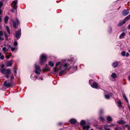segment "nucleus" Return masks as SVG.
<instances>
[{
  "mask_svg": "<svg viewBox=\"0 0 130 130\" xmlns=\"http://www.w3.org/2000/svg\"><path fill=\"white\" fill-rule=\"evenodd\" d=\"M90 128V126L89 125H84L83 127V130H89Z\"/></svg>",
  "mask_w": 130,
  "mask_h": 130,
  "instance_id": "1a4fd4ad",
  "label": "nucleus"
},
{
  "mask_svg": "<svg viewBox=\"0 0 130 130\" xmlns=\"http://www.w3.org/2000/svg\"><path fill=\"white\" fill-rule=\"evenodd\" d=\"M21 35V30L20 29L17 31L15 33V37L16 39L18 40L19 39Z\"/></svg>",
  "mask_w": 130,
  "mask_h": 130,
  "instance_id": "39448f33",
  "label": "nucleus"
},
{
  "mask_svg": "<svg viewBox=\"0 0 130 130\" xmlns=\"http://www.w3.org/2000/svg\"><path fill=\"white\" fill-rule=\"evenodd\" d=\"M111 77L113 79L117 77V75L115 73H113L111 75Z\"/></svg>",
  "mask_w": 130,
  "mask_h": 130,
  "instance_id": "5701e85b",
  "label": "nucleus"
},
{
  "mask_svg": "<svg viewBox=\"0 0 130 130\" xmlns=\"http://www.w3.org/2000/svg\"><path fill=\"white\" fill-rule=\"evenodd\" d=\"M13 69L14 71V73H15V75H16L17 73V69L15 67L14 68H13Z\"/></svg>",
  "mask_w": 130,
  "mask_h": 130,
  "instance_id": "ea45409f",
  "label": "nucleus"
},
{
  "mask_svg": "<svg viewBox=\"0 0 130 130\" xmlns=\"http://www.w3.org/2000/svg\"><path fill=\"white\" fill-rule=\"evenodd\" d=\"M112 95V94L111 93H110L109 95L108 94L105 95V96L106 99H109L110 98V96H111Z\"/></svg>",
  "mask_w": 130,
  "mask_h": 130,
  "instance_id": "2eb2a0df",
  "label": "nucleus"
},
{
  "mask_svg": "<svg viewBox=\"0 0 130 130\" xmlns=\"http://www.w3.org/2000/svg\"><path fill=\"white\" fill-rule=\"evenodd\" d=\"M14 76H12L11 77L10 80L11 81L13 79H14Z\"/></svg>",
  "mask_w": 130,
  "mask_h": 130,
  "instance_id": "3c124183",
  "label": "nucleus"
},
{
  "mask_svg": "<svg viewBox=\"0 0 130 130\" xmlns=\"http://www.w3.org/2000/svg\"><path fill=\"white\" fill-rule=\"evenodd\" d=\"M35 73L38 74H40V72L41 71V69L39 66L37 65V63H36L35 64Z\"/></svg>",
  "mask_w": 130,
  "mask_h": 130,
  "instance_id": "7ed1b4c3",
  "label": "nucleus"
},
{
  "mask_svg": "<svg viewBox=\"0 0 130 130\" xmlns=\"http://www.w3.org/2000/svg\"><path fill=\"white\" fill-rule=\"evenodd\" d=\"M125 126L126 127H127L128 128V127H130L129 126V125H128V124H127V125H125Z\"/></svg>",
  "mask_w": 130,
  "mask_h": 130,
  "instance_id": "5fc2aeb1",
  "label": "nucleus"
},
{
  "mask_svg": "<svg viewBox=\"0 0 130 130\" xmlns=\"http://www.w3.org/2000/svg\"><path fill=\"white\" fill-rule=\"evenodd\" d=\"M125 33L124 32H123L120 35L119 37V38L120 39H121L122 38H124V36L125 35Z\"/></svg>",
  "mask_w": 130,
  "mask_h": 130,
  "instance_id": "aec40b11",
  "label": "nucleus"
},
{
  "mask_svg": "<svg viewBox=\"0 0 130 130\" xmlns=\"http://www.w3.org/2000/svg\"><path fill=\"white\" fill-rule=\"evenodd\" d=\"M93 82V80L92 79H90L89 80V83L90 85L91 86L92 85V84Z\"/></svg>",
  "mask_w": 130,
  "mask_h": 130,
  "instance_id": "a18cd8bd",
  "label": "nucleus"
},
{
  "mask_svg": "<svg viewBox=\"0 0 130 130\" xmlns=\"http://www.w3.org/2000/svg\"><path fill=\"white\" fill-rule=\"evenodd\" d=\"M99 119L100 120V121H102V122H104L105 121V119L104 118L102 117L101 116H100L99 118Z\"/></svg>",
  "mask_w": 130,
  "mask_h": 130,
  "instance_id": "72a5a7b5",
  "label": "nucleus"
},
{
  "mask_svg": "<svg viewBox=\"0 0 130 130\" xmlns=\"http://www.w3.org/2000/svg\"><path fill=\"white\" fill-rule=\"evenodd\" d=\"M4 85L5 86L7 87H10L12 86L11 83H8L7 81H5L4 82Z\"/></svg>",
  "mask_w": 130,
  "mask_h": 130,
  "instance_id": "6e6552de",
  "label": "nucleus"
},
{
  "mask_svg": "<svg viewBox=\"0 0 130 130\" xmlns=\"http://www.w3.org/2000/svg\"><path fill=\"white\" fill-rule=\"evenodd\" d=\"M2 55V53H0V56H1V55Z\"/></svg>",
  "mask_w": 130,
  "mask_h": 130,
  "instance_id": "680f3d73",
  "label": "nucleus"
},
{
  "mask_svg": "<svg viewBox=\"0 0 130 130\" xmlns=\"http://www.w3.org/2000/svg\"><path fill=\"white\" fill-rule=\"evenodd\" d=\"M117 122L120 124H123L125 123V122L122 120L118 121H117Z\"/></svg>",
  "mask_w": 130,
  "mask_h": 130,
  "instance_id": "a878e982",
  "label": "nucleus"
},
{
  "mask_svg": "<svg viewBox=\"0 0 130 130\" xmlns=\"http://www.w3.org/2000/svg\"><path fill=\"white\" fill-rule=\"evenodd\" d=\"M123 97L124 98V99L126 101V102H127V103H128V100L127 98H126V95H125V94H123Z\"/></svg>",
  "mask_w": 130,
  "mask_h": 130,
  "instance_id": "2f4dec72",
  "label": "nucleus"
},
{
  "mask_svg": "<svg viewBox=\"0 0 130 130\" xmlns=\"http://www.w3.org/2000/svg\"><path fill=\"white\" fill-rule=\"evenodd\" d=\"M118 127H116L115 129V130H118Z\"/></svg>",
  "mask_w": 130,
  "mask_h": 130,
  "instance_id": "13d9d810",
  "label": "nucleus"
},
{
  "mask_svg": "<svg viewBox=\"0 0 130 130\" xmlns=\"http://www.w3.org/2000/svg\"><path fill=\"white\" fill-rule=\"evenodd\" d=\"M129 34L130 35V32H129Z\"/></svg>",
  "mask_w": 130,
  "mask_h": 130,
  "instance_id": "69168bd1",
  "label": "nucleus"
},
{
  "mask_svg": "<svg viewBox=\"0 0 130 130\" xmlns=\"http://www.w3.org/2000/svg\"><path fill=\"white\" fill-rule=\"evenodd\" d=\"M86 123L85 121L84 120H82L80 122V124L81 126H83L85 125Z\"/></svg>",
  "mask_w": 130,
  "mask_h": 130,
  "instance_id": "6ab92c4d",
  "label": "nucleus"
},
{
  "mask_svg": "<svg viewBox=\"0 0 130 130\" xmlns=\"http://www.w3.org/2000/svg\"><path fill=\"white\" fill-rule=\"evenodd\" d=\"M50 69L48 66L47 65H46L42 70V71L43 72H45V71H48Z\"/></svg>",
  "mask_w": 130,
  "mask_h": 130,
  "instance_id": "ddd939ff",
  "label": "nucleus"
},
{
  "mask_svg": "<svg viewBox=\"0 0 130 130\" xmlns=\"http://www.w3.org/2000/svg\"><path fill=\"white\" fill-rule=\"evenodd\" d=\"M118 130H123L122 128L121 127H118Z\"/></svg>",
  "mask_w": 130,
  "mask_h": 130,
  "instance_id": "49530a36",
  "label": "nucleus"
},
{
  "mask_svg": "<svg viewBox=\"0 0 130 130\" xmlns=\"http://www.w3.org/2000/svg\"><path fill=\"white\" fill-rule=\"evenodd\" d=\"M61 123H58L59 125H60L61 124Z\"/></svg>",
  "mask_w": 130,
  "mask_h": 130,
  "instance_id": "052dcab7",
  "label": "nucleus"
},
{
  "mask_svg": "<svg viewBox=\"0 0 130 130\" xmlns=\"http://www.w3.org/2000/svg\"><path fill=\"white\" fill-rule=\"evenodd\" d=\"M11 70L9 69H8L6 70L5 75V77H6L8 78L9 77V74Z\"/></svg>",
  "mask_w": 130,
  "mask_h": 130,
  "instance_id": "0eeeda50",
  "label": "nucleus"
},
{
  "mask_svg": "<svg viewBox=\"0 0 130 130\" xmlns=\"http://www.w3.org/2000/svg\"><path fill=\"white\" fill-rule=\"evenodd\" d=\"M128 130H130V126L128 127Z\"/></svg>",
  "mask_w": 130,
  "mask_h": 130,
  "instance_id": "bf43d9fd",
  "label": "nucleus"
},
{
  "mask_svg": "<svg viewBox=\"0 0 130 130\" xmlns=\"http://www.w3.org/2000/svg\"><path fill=\"white\" fill-rule=\"evenodd\" d=\"M106 119L107 121L108 122H110L112 121V118L110 116H107L106 117Z\"/></svg>",
  "mask_w": 130,
  "mask_h": 130,
  "instance_id": "412c9836",
  "label": "nucleus"
},
{
  "mask_svg": "<svg viewBox=\"0 0 130 130\" xmlns=\"http://www.w3.org/2000/svg\"><path fill=\"white\" fill-rule=\"evenodd\" d=\"M6 70H7L6 69L4 68L2 69L1 70V72L3 74H5V73Z\"/></svg>",
  "mask_w": 130,
  "mask_h": 130,
  "instance_id": "c85d7f7f",
  "label": "nucleus"
},
{
  "mask_svg": "<svg viewBox=\"0 0 130 130\" xmlns=\"http://www.w3.org/2000/svg\"><path fill=\"white\" fill-rule=\"evenodd\" d=\"M108 127H109L110 128V127H111L112 126H114V124H111L110 125H108Z\"/></svg>",
  "mask_w": 130,
  "mask_h": 130,
  "instance_id": "c03bdc74",
  "label": "nucleus"
},
{
  "mask_svg": "<svg viewBox=\"0 0 130 130\" xmlns=\"http://www.w3.org/2000/svg\"><path fill=\"white\" fill-rule=\"evenodd\" d=\"M128 52H130V51H129Z\"/></svg>",
  "mask_w": 130,
  "mask_h": 130,
  "instance_id": "774afa93",
  "label": "nucleus"
},
{
  "mask_svg": "<svg viewBox=\"0 0 130 130\" xmlns=\"http://www.w3.org/2000/svg\"><path fill=\"white\" fill-rule=\"evenodd\" d=\"M2 51L4 52V53H5L7 51H8V50L5 47H4L2 48Z\"/></svg>",
  "mask_w": 130,
  "mask_h": 130,
  "instance_id": "bb28decb",
  "label": "nucleus"
},
{
  "mask_svg": "<svg viewBox=\"0 0 130 130\" xmlns=\"http://www.w3.org/2000/svg\"><path fill=\"white\" fill-rule=\"evenodd\" d=\"M112 29L111 27H109V29L108 30V32L110 34L112 32Z\"/></svg>",
  "mask_w": 130,
  "mask_h": 130,
  "instance_id": "e433bc0d",
  "label": "nucleus"
},
{
  "mask_svg": "<svg viewBox=\"0 0 130 130\" xmlns=\"http://www.w3.org/2000/svg\"><path fill=\"white\" fill-rule=\"evenodd\" d=\"M11 21L13 23L14 28H16V26H18L19 24V21L17 19L16 20V22H15L14 20L13 19H12Z\"/></svg>",
  "mask_w": 130,
  "mask_h": 130,
  "instance_id": "423d86ee",
  "label": "nucleus"
},
{
  "mask_svg": "<svg viewBox=\"0 0 130 130\" xmlns=\"http://www.w3.org/2000/svg\"><path fill=\"white\" fill-rule=\"evenodd\" d=\"M2 28V24L0 23V29H1Z\"/></svg>",
  "mask_w": 130,
  "mask_h": 130,
  "instance_id": "864d4df0",
  "label": "nucleus"
},
{
  "mask_svg": "<svg viewBox=\"0 0 130 130\" xmlns=\"http://www.w3.org/2000/svg\"><path fill=\"white\" fill-rule=\"evenodd\" d=\"M104 112V110L103 109H101L99 111V113L100 115H101L103 114Z\"/></svg>",
  "mask_w": 130,
  "mask_h": 130,
  "instance_id": "58836bf2",
  "label": "nucleus"
},
{
  "mask_svg": "<svg viewBox=\"0 0 130 130\" xmlns=\"http://www.w3.org/2000/svg\"><path fill=\"white\" fill-rule=\"evenodd\" d=\"M128 28L129 29H130V25H129L128 27Z\"/></svg>",
  "mask_w": 130,
  "mask_h": 130,
  "instance_id": "6e6d98bb",
  "label": "nucleus"
},
{
  "mask_svg": "<svg viewBox=\"0 0 130 130\" xmlns=\"http://www.w3.org/2000/svg\"><path fill=\"white\" fill-rule=\"evenodd\" d=\"M47 60L46 55L44 54H42L40 56L39 63L42 64V63L46 61Z\"/></svg>",
  "mask_w": 130,
  "mask_h": 130,
  "instance_id": "f03ea898",
  "label": "nucleus"
},
{
  "mask_svg": "<svg viewBox=\"0 0 130 130\" xmlns=\"http://www.w3.org/2000/svg\"><path fill=\"white\" fill-rule=\"evenodd\" d=\"M8 17L7 16H6L4 18V22L5 24H6L8 22Z\"/></svg>",
  "mask_w": 130,
  "mask_h": 130,
  "instance_id": "cd10ccee",
  "label": "nucleus"
},
{
  "mask_svg": "<svg viewBox=\"0 0 130 130\" xmlns=\"http://www.w3.org/2000/svg\"><path fill=\"white\" fill-rule=\"evenodd\" d=\"M3 32L2 31H0V36H3Z\"/></svg>",
  "mask_w": 130,
  "mask_h": 130,
  "instance_id": "de8ad7c7",
  "label": "nucleus"
},
{
  "mask_svg": "<svg viewBox=\"0 0 130 130\" xmlns=\"http://www.w3.org/2000/svg\"><path fill=\"white\" fill-rule=\"evenodd\" d=\"M130 19V14L126 17L124 20L125 21H127L128 20H129Z\"/></svg>",
  "mask_w": 130,
  "mask_h": 130,
  "instance_id": "7c9ffc66",
  "label": "nucleus"
},
{
  "mask_svg": "<svg viewBox=\"0 0 130 130\" xmlns=\"http://www.w3.org/2000/svg\"><path fill=\"white\" fill-rule=\"evenodd\" d=\"M4 67H5V65L4 64H2L1 65V67L2 69L4 68Z\"/></svg>",
  "mask_w": 130,
  "mask_h": 130,
  "instance_id": "8fccbe9b",
  "label": "nucleus"
},
{
  "mask_svg": "<svg viewBox=\"0 0 130 130\" xmlns=\"http://www.w3.org/2000/svg\"><path fill=\"white\" fill-rule=\"evenodd\" d=\"M13 44L15 46H17L18 45V43L16 41H15L13 43Z\"/></svg>",
  "mask_w": 130,
  "mask_h": 130,
  "instance_id": "a19ab883",
  "label": "nucleus"
},
{
  "mask_svg": "<svg viewBox=\"0 0 130 130\" xmlns=\"http://www.w3.org/2000/svg\"><path fill=\"white\" fill-rule=\"evenodd\" d=\"M100 129H101V128H100Z\"/></svg>",
  "mask_w": 130,
  "mask_h": 130,
  "instance_id": "338daca9",
  "label": "nucleus"
},
{
  "mask_svg": "<svg viewBox=\"0 0 130 130\" xmlns=\"http://www.w3.org/2000/svg\"><path fill=\"white\" fill-rule=\"evenodd\" d=\"M13 62V60H10L9 61L7 62L6 63V66L7 67H11L12 65V63Z\"/></svg>",
  "mask_w": 130,
  "mask_h": 130,
  "instance_id": "9b49d317",
  "label": "nucleus"
},
{
  "mask_svg": "<svg viewBox=\"0 0 130 130\" xmlns=\"http://www.w3.org/2000/svg\"><path fill=\"white\" fill-rule=\"evenodd\" d=\"M5 58V57L4 55H1V56H0V59L1 60H3Z\"/></svg>",
  "mask_w": 130,
  "mask_h": 130,
  "instance_id": "c9c22d12",
  "label": "nucleus"
},
{
  "mask_svg": "<svg viewBox=\"0 0 130 130\" xmlns=\"http://www.w3.org/2000/svg\"><path fill=\"white\" fill-rule=\"evenodd\" d=\"M104 127L105 130H110L109 128L108 127L107 124L104 125Z\"/></svg>",
  "mask_w": 130,
  "mask_h": 130,
  "instance_id": "a211bd4d",
  "label": "nucleus"
},
{
  "mask_svg": "<svg viewBox=\"0 0 130 130\" xmlns=\"http://www.w3.org/2000/svg\"><path fill=\"white\" fill-rule=\"evenodd\" d=\"M129 11L128 10L125 9L122 11L123 14L124 16H126L129 13Z\"/></svg>",
  "mask_w": 130,
  "mask_h": 130,
  "instance_id": "f8f14e48",
  "label": "nucleus"
},
{
  "mask_svg": "<svg viewBox=\"0 0 130 130\" xmlns=\"http://www.w3.org/2000/svg\"><path fill=\"white\" fill-rule=\"evenodd\" d=\"M4 35L5 36V37L6 38V40H8V36L7 35L6 33L5 32H4Z\"/></svg>",
  "mask_w": 130,
  "mask_h": 130,
  "instance_id": "37998d69",
  "label": "nucleus"
},
{
  "mask_svg": "<svg viewBox=\"0 0 130 130\" xmlns=\"http://www.w3.org/2000/svg\"><path fill=\"white\" fill-rule=\"evenodd\" d=\"M72 68L73 69V71H74L76 70V67H72Z\"/></svg>",
  "mask_w": 130,
  "mask_h": 130,
  "instance_id": "79ce46f5",
  "label": "nucleus"
},
{
  "mask_svg": "<svg viewBox=\"0 0 130 130\" xmlns=\"http://www.w3.org/2000/svg\"><path fill=\"white\" fill-rule=\"evenodd\" d=\"M128 79L129 80H130V75L128 77Z\"/></svg>",
  "mask_w": 130,
  "mask_h": 130,
  "instance_id": "4d7b16f0",
  "label": "nucleus"
},
{
  "mask_svg": "<svg viewBox=\"0 0 130 130\" xmlns=\"http://www.w3.org/2000/svg\"><path fill=\"white\" fill-rule=\"evenodd\" d=\"M91 130H94L93 129H91Z\"/></svg>",
  "mask_w": 130,
  "mask_h": 130,
  "instance_id": "0e129e2a",
  "label": "nucleus"
},
{
  "mask_svg": "<svg viewBox=\"0 0 130 130\" xmlns=\"http://www.w3.org/2000/svg\"><path fill=\"white\" fill-rule=\"evenodd\" d=\"M30 77L31 79L34 80H35L38 79L37 76L34 75L33 74H31V75Z\"/></svg>",
  "mask_w": 130,
  "mask_h": 130,
  "instance_id": "dca6fc26",
  "label": "nucleus"
},
{
  "mask_svg": "<svg viewBox=\"0 0 130 130\" xmlns=\"http://www.w3.org/2000/svg\"><path fill=\"white\" fill-rule=\"evenodd\" d=\"M17 3V0H15L12 2V8L11 10V11L12 12H14L15 10L17 8L16 5Z\"/></svg>",
  "mask_w": 130,
  "mask_h": 130,
  "instance_id": "20e7f679",
  "label": "nucleus"
},
{
  "mask_svg": "<svg viewBox=\"0 0 130 130\" xmlns=\"http://www.w3.org/2000/svg\"><path fill=\"white\" fill-rule=\"evenodd\" d=\"M48 64L52 67H53L54 66V63L53 62L51 61H50L49 62H48Z\"/></svg>",
  "mask_w": 130,
  "mask_h": 130,
  "instance_id": "473e14b6",
  "label": "nucleus"
},
{
  "mask_svg": "<svg viewBox=\"0 0 130 130\" xmlns=\"http://www.w3.org/2000/svg\"><path fill=\"white\" fill-rule=\"evenodd\" d=\"M10 47H11V50L12 51H13L14 50H17L18 49V47L17 46H15V47H12L10 46Z\"/></svg>",
  "mask_w": 130,
  "mask_h": 130,
  "instance_id": "b1692460",
  "label": "nucleus"
},
{
  "mask_svg": "<svg viewBox=\"0 0 130 130\" xmlns=\"http://www.w3.org/2000/svg\"><path fill=\"white\" fill-rule=\"evenodd\" d=\"M41 80H42L43 79V78H41Z\"/></svg>",
  "mask_w": 130,
  "mask_h": 130,
  "instance_id": "e2e57ef3",
  "label": "nucleus"
},
{
  "mask_svg": "<svg viewBox=\"0 0 130 130\" xmlns=\"http://www.w3.org/2000/svg\"><path fill=\"white\" fill-rule=\"evenodd\" d=\"M12 54L11 53L9 55H7L6 56V58L7 59H8L9 58V57L11 56Z\"/></svg>",
  "mask_w": 130,
  "mask_h": 130,
  "instance_id": "4c0bfd02",
  "label": "nucleus"
},
{
  "mask_svg": "<svg viewBox=\"0 0 130 130\" xmlns=\"http://www.w3.org/2000/svg\"><path fill=\"white\" fill-rule=\"evenodd\" d=\"M121 55L123 56H125L126 55V53L125 51H123L121 53Z\"/></svg>",
  "mask_w": 130,
  "mask_h": 130,
  "instance_id": "f704fd0d",
  "label": "nucleus"
},
{
  "mask_svg": "<svg viewBox=\"0 0 130 130\" xmlns=\"http://www.w3.org/2000/svg\"><path fill=\"white\" fill-rule=\"evenodd\" d=\"M6 28L7 32L9 34H10V30L9 28V27L8 26H7L6 27Z\"/></svg>",
  "mask_w": 130,
  "mask_h": 130,
  "instance_id": "c756f323",
  "label": "nucleus"
},
{
  "mask_svg": "<svg viewBox=\"0 0 130 130\" xmlns=\"http://www.w3.org/2000/svg\"><path fill=\"white\" fill-rule=\"evenodd\" d=\"M125 55H126V57H128L129 56V53H128V52H127L126 53V54Z\"/></svg>",
  "mask_w": 130,
  "mask_h": 130,
  "instance_id": "09e8293b",
  "label": "nucleus"
},
{
  "mask_svg": "<svg viewBox=\"0 0 130 130\" xmlns=\"http://www.w3.org/2000/svg\"><path fill=\"white\" fill-rule=\"evenodd\" d=\"M72 62V61L69 60H62L61 62L58 61L56 62L55 67L53 70L55 73H56L59 71V75L61 76V75L66 70H69L71 67L70 65Z\"/></svg>",
  "mask_w": 130,
  "mask_h": 130,
  "instance_id": "f257e3e1",
  "label": "nucleus"
},
{
  "mask_svg": "<svg viewBox=\"0 0 130 130\" xmlns=\"http://www.w3.org/2000/svg\"><path fill=\"white\" fill-rule=\"evenodd\" d=\"M122 103L120 101H119L118 102L117 104L118 107L120 108H121L122 107L121 105Z\"/></svg>",
  "mask_w": 130,
  "mask_h": 130,
  "instance_id": "393cba45",
  "label": "nucleus"
},
{
  "mask_svg": "<svg viewBox=\"0 0 130 130\" xmlns=\"http://www.w3.org/2000/svg\"><path fill=\"white\" fill-rule=\"evenodd\" d=\"M91 87L93 88L96 89L98 87V86L96 82H94L93 83V85H91Z\"/></svg>",
  "mask_w": 130,
  "mask_h": 130,
  "instance_id": "4468645a",
  "label": "nucleus"
},
{
  "mask_svg": "<svg viewBox=\"0 0 130 130\" xmlns=\"http://www.w3.org/2000/svg\"><path fill=\"white\" fill-rule=\"evenodd\" d=\"M118 63L116 62H114L112 64V66L114 68L117 67L118 65Z\"/></svg>",
  "mask_w": 130,
  "mask_h": 130,
  "instance_id": "4be33fe9",
  "label": "nucleus"
},
{
  "mask_svg": "<svg viewBox=\"0 0 130 130\" xmlns=\"http://www.w3.org/2000/svg\"><path fill=\"white\" fill-rule=\"evenodd\" d=\"M1 36H0V41L4 40L3 38H2V37Z\"/></svg>",
  "mask_w": 130,
  "mask_h": 130,
  "instance_id": "603ef678",
  "label": "nucleus"
},
{
  "mask_svg": "<svg viewBox=\"0 0 130 130\" xmlns=\"http://www.w3.org/2000/svg\"><path fill=\"white\" fill-rule=\"evenodd\" d=\"M125 21L124 20L120 21L118 25L119 26H121L125 23Z\"/></svg>",
  "mask_w": 130,
  "mask_h": 130,
  "instance_id": "f3484780",
  "label": "nucleus"
},
{
  "mask_svg": "<svg viewBox=\"0 0 130 130\" xmlns=\"http://www.w3.org/2000/svg\"><path fill=\"white\" fill-rule=\"evenodd\" d=\"M69 122L71 124H74L76 123L77 121L75 119L72 118L70 120Z\"/></svg>",
  "mask_w": 130,
  "mask_h": 130,
  "instance_id": "9d476101",
  "label": "nucleus"
}]
</instances>
